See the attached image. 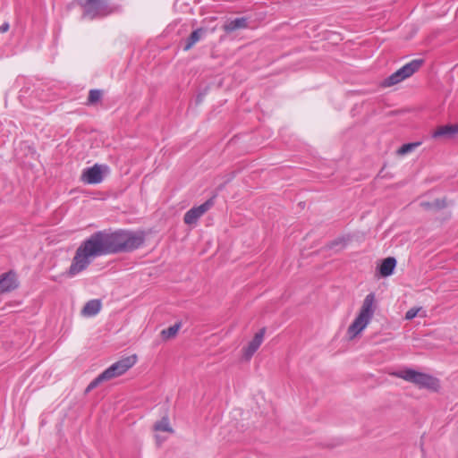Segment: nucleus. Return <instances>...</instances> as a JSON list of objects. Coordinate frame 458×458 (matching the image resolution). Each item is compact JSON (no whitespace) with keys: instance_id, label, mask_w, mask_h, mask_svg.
Returning <instances> with one entry per match:
<instances>
[{"instance_id":"obj_24","label":"nucleus","mask_w":458,"mask_h":458,"mask_svg":"<svg viewBox=\"0 0 458 458\" xmlns=\"http://www.w3.org/2000/svg\"><path fill=\"white\" fill-rule=\"evenodd\" d=\"M205 98V96H203V94H201L200 92L196 96V98H195V104L198 106L199 104L202 103L203 101V98Z\"/></svg>"},{"instance_id":"obj_16","label":"nucleus","mask_w":458,"mask_h":458,"mask_svg":"<svg viewBox=\"0 0 458 458\" xmlns=\"http://www.w3.org/2000/svg\"><path fill=\"white\" fill-rule=\"evenodd\" d=\"M153 429L155 431L174 433V429L170 426L167 409L165 410V414L162 416L161 420H159L154 423Z\"/></svg>"},{"instance_id":"obj_8","label":"nucleus","mask_w":458,"mask_h":458,"mask_svg":"<svg viewBox=\"0 0 458 458\" xmlns=\"http://www.w3.org/2000/svg\"><path fill=\"white\" fill-rule=\"evenodd\" d=\"M216 197V195H213L201 205L198 207H193L191 209H189L184 214V223L186 225L195 224L203 214H205L208 209H210L214 206Z\"/></svg>"},{"instance_id":"obj_14","label":"nucleus","mask_w":458,"mask_h":458,"mask_svg":"<svg viewBox=\"0 0 458 458\" xmlns=\"http://www.w3.org/2000/svg\"><path fill=\"white\" fill-rule=\"evenodd\" d=\"M249 27L248 18L237 17L233 20H229L223 25V30L226 33H232L237 30L246 29Z\"/></svg>"},{"instance_id":"obj_13","label":"nucleus","mask_w":458,"mask_h":458,"mask_svg":"<svg viewBox=\"0 0 458 458\" xmlns=\"http://www.w3.org/2000/svg\"><path fill=\"white\" fill-rule=\"evenodd\" d=\"M207 33L208 28L205 27H199L194 30L185 39H183V51H189L191 48H192L196 43L207 36Z\"/></svg>"},{"instance_id":"obj_5","label":"nucleus","mask_w":458,"mask_h":458,"mask_svg":"<svg viewBox=\"0 0 458 458\" xmlns=\"http://www.w3.org/2000/svg\"><path fill=\"white\" fill-rule=\"evenodd\" d=\"M424 59H413L408 64L402 66L400 69L395 71L394 73L384 79L380 86L383 88L392 87L396 85L407 78L412 76L418 72L424 64Z\"/></svg>"},{"instance_id":"obj_6","label":"nucleus","mask_w":458,"mask_h":458,"mask_svg":"<svg viewBox=\"0 0 458 458\" xmlns=\"http://www.w3.org/2000/svg\"><path fill=\"white\" fill-rule=\"evenodd\" d=\"M136 361L137 356L135 354L124 357L112 364L102 373L104 374L107 380H110L115 377L121 376L123 373H125L136 363Z\"/></svg>"},{"instance_id":"obj_19","label":"nucleus","mask_w":458,"mask_h":458,"mask_svg":"<svg viewBox=\"0 0 458 458\" xmlns=\"http://www.w3.org/2000/svg\"><path fill=\"white\" fill-rule=\"evenodd\" d=\"M102 97H103L102 89H90L89 92L86 105L87 106H95L101 101Z\"/></svg>"},{"instance_id":"obj_12","label":"nucleus","mask_w":458,"mask_h":458,"mask_svg":"<svg viewBox=\"0 0 458 458\" xmlns=\"http://www.w3.org/2000/svg\"><path fill=\"white\" fill-rule=\"evenodd\" d=\"M458 134V123H447L445 125L438 126L434 132L432 137L434 139H454Z\"/></svg>"},{"instance_id":"obj_7","label":"nucleus","mask_w":458,"mask_h":458,"mask_svg":"<svg viewBox=\"0 0 458 458\" xmlns=\"http://www.w3.org/2000/svg\"><path fill=\"white\" fill-rule=\"evenodd\" d=\"M107 171V165L95 164L82 171L81 181L88 184H98L104 179V173Z\"/></svg>"},{"instance_id":"obj_22","label":"nucleus","mask_w":458,"mask_h":458,"mask_svg":"<svg viewBox=\"0 0 458 458\" xmlns=\"http://www.w3.org/2000/svg\"><path fill=\"white\" fill-rule=\"evenodd\" d=\"M419 310H420V309H418V308L410 309L405 314V319H407V320L413 319L417 316Z\"/></svg>"},{"instance_id":"obj_15","label":"nucleus","mask_w":458,"mask_h":458,"mask_svg":"<svg viewBox=\"0 0 458 458\" xmlns=\"http://www.w3.org/2000/svg\"><path fill=\"white\" fill-rule=\"evenodd\" d=\"M101 309V301L98 299H93L86 302L81 310V314L87 317H92L97 315Z\"/></svg>"},{"instance_id":"obj_2","label":"nucleus","mask_w":458,"mask_h":458,"mask_svg":"<svg viewBox=\"0 0 458 458\" xmlns=\"http://www.w3.org/2000/svg\"><path fill=\"white\" fill-rule=\"evenodd\" d=\"M396 377L412 383L420 389L437 393L440 390V380L429 374L418 371L411 368H403L393 373Z\"/></svg>"},{"instance_id":"obj_20","label":"nucleus","mask_w":458,"mask_h":458,"mask_svg":"<svg viewBox=\"0 0 458 458\" xmlns=\"http://www.w3.org/2000/svg\"><path fill=\"white\" fill-rule=\"evenodd\" d=\"M420 144V141L404 143L396 150V154L398 156H405L412 152Z\"/></svg>"},{"instance_id":"obj_18","label":"nucleus","mask_w":458,"mask_h":458,"mask_svg":"<svg viewBox=\"0 0 458 458\" xmlns=\"http://www.w3.org/2000/svg\"><path fill=\"white\" fill-rule=\"evenodd\" d=\"M181 327H182V322L179 321V322H176L174 325H173L165 329H163L160 333L162 339L165 341V340H169V339L175 337L176 335L178 334V331L180 330Z\"/></svg>"},{"instance_id":"obj_4","label":"nucleus","mask_w":458,"mask_h":458,"mask_svg":"<svg viewBox=\"0 0 458 458\" xmlns=\"http://www.w3.org/2000/svg\"><path fill=\"white\" fill-rule=\"evenodd\" d=\"M82 8V16L90 20L106 17L122 11L121 5L112 4L110 0H86Z\"/></svg>"},{"instance_id":"obj_17","label":"nucleus","mask_w":458,"mask_h":458,"mask_svg":"<svg viewBox=\"0 0 458 458\" xmlns=\"http://www.w3.org/2000/svg\"><path fill=\"white\" fill-rule=\"evenodd\" d=\"M420 206L426 210H441L447 206L446 198L436 199L433 201H423L420 203Z\"/></svg>"},{"instance_id":"obj_23","label":"nucleus","mask_w":458,"mask_h":458,"mask_svg":"<svg viewBox=\"0 0 458 458\" xmlns=\"http://www.w3.org/2000/svg\"><path fill=\"white\" fill-rule=\"evenodd\" d=\"M344 242H345V241H344V239L343 237H342V238H337V239H335L334 241H332V242L329 243L328 247H329L330 249H332V248H334L335 246H336V245H338V244H340V243H344Z\"/></svg>"},{"instance_id":"obj_21","label":"nucleus","mask_w":458,"mask_h":458,"mask_svg":"<svg viewBox=\"0 0 458 458\" xmlns=\"http://www.w3.org/2000/svg\"><path fill=\"white\" fill-rule=\"evenodd\" d=\"M104 381H108L103 373L99 374L96 378H94L86 387L85 394H89L90 391L95 389L99 384Z\"/></svg>"},{"instance_id":"obj_3","label":"nucleus","mask_w":458,"mask_h":458,"mask_svg":"<svg viewBox=\"0 0 458 458\" xmlns=\"http://www.w3.org/2000/svg\"><path fill=\"white\" fill-rule=\"evenodd\" d=\"M375 301L374 293H370L365 297L359 314L347 329L349 339H354L369 325L376 310Z\"/></svg>"},{"instance_id":"obj_26","label":"nucleus","mask_w":458,"mask_h":458,"mask_svg":"<svg viewBox=\"0 0 458 458\" xmlns=\"http://www.w3.org/2000/svg\"><path fill=\"white\" fill-rule=\"evenodd\" d=\"M208 90H209V88L205 87L204 89L202 91H200V93L203 94V96H206L208 94Z\"/></svg>"},{"instance_id":"obj_11","label":"nucleus","mask_w":458,"mask_h":458,"mask_svg":"<svg viewBox=\"0 0 458 458\" xmlns=\"http://www.w3.org/2000/svg\"><path fill=\"white\" fill-rule=\"evenodd\" d=\"M396 259L394 257L383 259L376 267V276L382 278L392 276L396 267Z\"/></svg>"},{"instance_id":"obj_1","label":"nucleus","mask_w":458,"mask_h":458,"mask_svg":"<svg viewBox=\"0 0 458 458\" xmlns=\"http://www.w3.org/2000/svg\"><path fill=\"white\" fill-rule=\"evenodd\" d=\"M145 242L142 231L112 228L93 233L77 248L66 276L73 277L86 270L94 259L106 255L130 253Z\"/></svg>"},{"instance_id":"obj_25","label":"nucleus","mask_w":458,"mask_h":458,"mask_svg":"<svg viewBox=\"0 0 458 458\" xmlns=\"http://www.w3.org/2000/svg\"><path fill=\"white\" fill-rule=\"evenodd\" d=\"M9 30V23L4 22L0 26V32L4 33Z\"/></svg>"},{"instance_id":"obj_10","label":"nucleus","mask_w":458,"mask_h":458,"mask_svg":"<svg viewBox=\"0 0 458 458\" xmlns=\"http://www.w3.org/2000/svg\"><path fill=\"white\" fill-rule=\"evenodd\" d=\"M267 328L262 327L257 332L252 340L242 349L245 360H250L261 345Z\"/></svg>"},{"instance_id":"obj_9","label":"nucleus","mask_w":458,"mask_h":458,"mask_svg":"<svg viewBox=\"0 0 458 458\" xmlns=\"http://www.w3.org/2000/svg\"><path fill=\"white\" fill-rule=\"evenodd\" d=\"M19 286L17 275L14 271L10 270L0 275V293H10Z\"/></svg>"}]
</instances>
